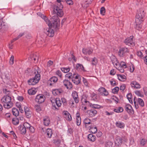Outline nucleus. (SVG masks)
I'll return each instance as SVG.
<instances>
[{"mask_svg":"<svg viewBox=\"0 0 147 147\" xmlns=\"http://www.w3.org/2000/svg\"><path fill=\"white\" fill-rule=\"evenodd\" d=\"M123 110V108L121 107H119L113 110L116 113L121 112Z\"/></svg>","mask_w":147,"mask_h":147,"instance_id":"a19ab883","label":"nucleus"},{"mask_svg":"<svg viewBox=\"0 0 147 147\" xmlns=\"http://www.w3.org/2000/svg\"><path fill=\"white\" fill-rule=\"evenodd\" d=\"M119 80L121 81H124L125 80L126 77L124 75L119 74L118 75Z\"/></svg>","mask_w":147,"mask_h":147,"instance_id":"c9c22d12","label":"nucleus"},{"mask_svg":"<svg viewBox=\"0 0 147 147\" xmlns=\"http://www.w3.org/2000/svg\"><path fill=\"white\" fill-rule=\"evenodd\" d=\"M87 113L90 117L94 116L97 114V111L94 109H92L87 111Z\"/></svg>","mask_w":147,"mask_h":147,"instance_id":"aec40b11","label":"nucleus"},{"mask_svg":"<svg viewBox=\"0 0 147 147\" xmlns=\"http://www.w3.org/2000/svg\"><path fill=\"white\" fill-rule=\"evenodd\" d=\"M46 133L48 138H51L53 134L52 130L51 129L48 128L46 130Z\"/></svg>","mask_w":147,"mask_h":147,"instance_id":"72a5a7b5","label":"nucleus"},{"mask_svg":"<svg viewBox=\"0 0 147 147\" xmlns=\"http://www.w3.org/2000/svg\"><path fill=\"white\" fill-rule=\"evenodd\" d=\"M82 101L84 102L85 103L88 102L89 103V106L92 108L94 109H99L100 108V106L96 104H92L90 103L89 102L87 101L86 98L83 97L81 99Z\"/></svg>","mask_w":147,"mask_h":147,"instance_id":"f8f14e48","label":"nucleus"},{"mask_svg":"<svg viewBox=\"0 0 147 147\" xmlns=\"http://www.w3.org/2000/svg\"><path fill=\"white\" fill-rule=\"evenodd\" d=\"M37 15L44 19L47 24L49 26H51L55 28H58L60 24V21L57 15L53 16L49 20H48L46 16L40 12L38 13Z\"/></svg>","mask_w":147,"mask_h":147,"instance_id":"f257e3e1","label":"nucleus"},{"mask_svg":"<svg viewBox=\"0 0 147 147\" xmlns=\"http://www.w3.org/2000/svg\"><path fill=\"white\" fill-rule=\"evenodd\" d=\"M122 142V138L119 136L117 137L116 138V140L115 141V145L117 146L121 145Z\"/></svg>","mask_w":147,"mask_h":147,"instance_id":"393cba45","label":"nucleus"},{"mask_svg":"<svg viewBox=\"0 0 147 147\" xmlns=\"http://www.w3.org/2000/svg\"><path fill=\"white\" fill-rule=\"evenodd\" d=\"M35 108L36 111L38 112H39L41 111V109L39 105H35Z\"/></svg>","mask_w":147,"mask_h":147,"instance_id":"13d9d810","label":"nucleus"},{"mask_svg":"<svg viewBox=\"0 0 147 147\" xmlns=\"http://www.w3.org/2000/svg\"><path fill=\"white\" fill-rule=\"evenodd\" d=\"M61 70L64 73H66L68 72L69 71L70 68L69 67H63L61 68Z\"/></svg>","mask_w":147,"mask_h":147,"instance_id":"37998d69","label":"nucleus"},{"mask_svg":"<svg viewBox=\"0 0 147 147\" xmlns=\"http://www.w3.org/2000/svg\"><path fill=\"white\" fill-rule=\"evenodd\" d=\"M36 92V89L35 88H32L28 90V94L30 95L34 94Z\"/></svg>","mask_w":147,"mask_h":147,"instance_id":"7c9ffc66","label":"nucleus"},{"mask_svg":"<svg viewBox=\"0 0 147 147\" xmlns=\"http://www.w3.org/2000/svg\"><path fill=\"white\" fill-rule=\"evenodd\" d=\"M93 51V50L91 48H83L82 49L83 53L85 55H90L92 53Z\"/></svg>","mask_w":147,"mask_h":147,"instance_id":"b1692460","label":"nucleus"},{"mask_svg":"<svg viewBox=\"0 0 147 147\" xmlns=\"http://www.w3.org/2000/svg\"><path fill=\"white\" fill-rule=\"evenodd\" d=\"M1 102L3 104L4 107L6 109L11 107L13 104L11 101V98L9 96H4L1 100Z\"/></svg>","mask_w":147,"mask_h":147,"instance_id":"7ed1b4c3","label":"nucleus"},{"mask_svg":"<svg viewBox=\"0 0 147 147\" xmlns=\"http://www.w3.org/2000/svg\"><path fill=\"white\" fill-rule=\"evenodd\" d=\"M84 123L85 124L86 127L87 129L91 128L92 126L94 125L91 121L88 118H86L84 119Z\"/></svg>","mask_w":147,"mask_h":147,"instance_id":"1a4fd4ad","label":"nucleus"},{"mask_svg":"<svg viewBox=\"0 0 147 147\" xmlns=\"http://www.w3.org/2000/svg\"><path fill=\"white\" fill-rule=\"evenodd\" d=\"M136 101H138L141 107H143L144 106V102L142 99L139 98L136 100Z\"/></svg>","mask_w":147,"mask_h":147,"instance_id":"f704fd0d","label":"nucleus"},{"mask_svg":"<svg viewBox=\"0 0 147 147\" xmlns=\"http://www.w3.org/2000/svg\"><path fill=\"white\" fill-rule=\"evenodd\" d=\"M144 16V13L143 9H140L138 11V13L136 16L135 22L137 23H142L143 21V18Z\"/></svg>","mask_w":147,"mask_h":147,"instance_id":"39448f33","label":"nucleus"},{"mask_svg":"<svg viewBox=\"0 0 147 147\" xmlns=\"http://www.w3.org/2000/svg\"><path fill=\"white\" fill-rule=\"evenodd\" d=\"M24 108L25 115L26 117L28 118H30L32 114L31 109L27 107H25Z\"/></svg>","mask_w":147,"mask_h":147,"instance_id":"ddd939ff","label":"nucleus"},{"mask_svg":"<svg viewBox=\"0 0 147 147\" xmlns=\"http://www.w3.org/2000/svg\"><path fill=\"white\" fill-rule=\"evenodd\" d=\"M116 125L117 127L121 129L124 128L125 126L124 124L120 121L116 122Z\"/></svg>","mask_w":147,"mask_h":147,"instance_id":"cd10ccee","label":"nucleus"},{"mask_svg":"<svg viewBox=\"0 0 147 147\" xmlns=\"http://www.w3.org/2000/svg\"><path fill=\"white\" fill-rule=\"evenodd\" d=\"M14 57L12 55L11 56V57L10 59V63L11 65H13L14 62Z\"/></svg>","mask_w":147,"mask_h":147,"instance_id":"052dcab7","label":"nucleus"},{"mask_svg":"<svg viewBox=\"0 0 147 147\" xmlns=\"http://www.w3.org/2000/svg\"><path fill=\"white\" fill-rule=\"evenodd\" d=\"M63 85L68 89H70L73 87V86L71 82L68 80H65L63 81Z\"/></svg>","mask_w":147,"mask_h":147,"instance_id":"f3484780","label":"nucleus"},{"mask_svg":"<svg viewBox=\"0 0 147 147\" xmlns=\"http://www.w3.org/2000/svg\"><path fill=\"white\" fill-rule=\"evenodd\" d=\"M61 0H57V3L54 6L53 12V13H56V15L59 17H62L63 15V12L62 10L63 6L61 3Z\"/></svg>","mask_w":147,"mask_h":147,"instance_id":"f03ea898","label":"nucleus"},{"mask_svg":"<svg viewBox=\"0 0 147 147\" xmlns=\"http://www.w3.org/2000/svg\"><path fill=\"white\" fill-rule=\"evenodd\" d=\"M71 95L75 103H78L79 100L78 93L76 91H74L72 92Z\"/></svg>","mask_w":147,"mask_h":147,"instance_id":"412c9836","label":"nucleus"},{"mask_svg":"<svg viewBox=\"0 0 147 147\" xmlns=\"http://www.w3.org/2000/svg\"><path fill=\"white\" fill-rule=\"evenodd\" d=\"M111 99H112L111 101L112 102H114L116 104L118 102L119 100L118 98H117L113 96V97H112Z\"/></svg>","mask_w":147,"mask_h":147,"instance_id":"6e6d98bb","label":"nucleus"},{"mask_svg":"<svg viewBox=\"0 0 147 147\" xmlns=\"http://www.w3.org/2000/svg\"><path fill=\"white\" fill-rule=\"evenodd\" d=\"M81 118L79 116H77L76 119V122L77 125L79 126L81 123Z\"/></svg>","mask_w":147,"mask_h":147,"instance_id":"ea45409f","label":"nucleus"},{"mask_svg":"<svg viewBox=\"0 0 147 147\" xmlns=\"http://www.w3.org/2000/svg\"><path fill=\"white\" fill-rule=\"evenodd\" d=\"M118 69L121 72L123 73L124 72V68L121 67L119 66V65L117 67H115Z\"/></svg>","mask_w":147,"mask_h":147,"instance_id":"bf43d9fd","label":"nucleus"},{"mask_svg":"<svg viewBox=\"0 0 147 147\" xmlns=\"http://www.w3.org/2000/svg\"><path fill=\"white\" fill-rule=\"evenodd\" d=\"M76 68L77 70H80V69L83 70L84 69V67L82 65L77 64L76 65Z\"/></svg>","mask_w":147,"mask_h":147,"instance_id":"79ce46f5","label":"nucleus"},{"mask_svg":"<svg viewBox=\"0 0 147 147\" xmlns=\"http://www.w3.org/2000/svg\"><path fill=\"white\" fill-rule=\"evenodd\" d=\"M73 129L71 128H68L67 132L69 135H71L73 133Z\"/></svg>","mask_w":147,"mask_h":147,"instance_id":"e2e57ef3","label":"nucleus"},{"mask_svg":"<svg viewBox=\"0 0 147 147\" xmlns=\"http://www.w3.org/2000/svg\"><path fill=\"white\" fill-rule=\"evenodd\" d=\"M124 42L125 44L128 46H133L135 44L133 36H130L129 37L127 38L125 40Z\"/></svg>","mask_w":147,"mask_h":147,"instance_id":"0eeeda50","label":"nucleus"},{"mask_svg":"<svg viewBox=\"0 0 147 147\" xmlns=\"http://www.w3.org/2000/svg\"><path fill=\"white\" fill-rule=\"evenodd\" d=\"M135 69V67L133 65L131 64V65L129 67V71L131 72H132L134 71Z\"/></svg>","mask_w":147,"mask_h":147,"instance_id":"4d7b16f0","label":"nucleus"},{"mask_svg":"<svg viewBox=\"0 0 147 147\" xmlns=\"http://www.w3.org/2000/svg\"><path fill=\"white\" fill-rule=\"evenodd\" d=\"M39 58V55L38 54L37 55L34 54L32 56H31L29 58V60H32L33 59L34 61L36 62L38 61Z\"/></svg>","mask_w":147,"mask_h":147,"instance_id":"a878e982","label":"nucleus"},{"mask_svg":"<svg viewBox=\"0 0 147 147\" xmlns=\"http://www.w3.org/2000/svg\"><path fill=\"white\" fill-rule=\"evenodd\" d=\"M35 74H36L34 77L31 78L28 80V84L30 85H35L38 82L40 79V75L38 73V71L36 70H35Z\"/></svg>","mask_w":147,"mask_h":147,"instance_id":"20e7f679","label":"nucleus"},{"mask_svg":"<svg viewBox=\"0 0 147 147\" xmlns=\"http://www.w3.org/2000/svg\"><path fill=\"white\" fill-rule=\"evenodd\" d=\"M98 61L97 59L94 57L93 58L92 61V64L93 65H96Z\"/></svg>","mask_w":147,"mask_h":147,"instance_id":"a18cd8bd","label":"nucleus"},{"mask_svg":"<svg viewBox=\"0 0 147 147\" xmlns=\"http://www.w3.org/2000/svg\"><path fill=\"white\" fill-rule=\"evenodd\" d=\"M130 85L132 88L139 89L141 87L140 85L136 81L131 82Z\"/></svg>","mask_w":147,"mask_h":147,"instance_id":"a211bd4d","label":"nucleus"},{"mask_svg":"<svg viewBox=\"0 0 147 147\" xmlns=\"http://www.w3.org/2000/svg\"><path fill=\"white\" fill-rule=\"evenodd\" d=\"M127 97L129 102L131 103H132L133 101L132 94L130 93L128 94L127 95Z\"/></svg>","mask_w":147,"mask_h":147,"instance_id":"e433bc0d","label":"nucleus"},{"mask_svg":"<svg viewBox=\"0 0 147 147\" xmlns=\"http://www.w3.org/2000/svg\"><path fill=\"white\" fill-rule=\"evenodd\" d=\"M98 92L100 95L107 96L108 94V92L103 87H100L98 90Z\"/></svg>","mask_w":147,"mask_h":147,"instance_id":"6ab92c4d","label":"nucleus"},{"mask_svg":"<svg viewBox=\"0 0 147 147\" xmlns=\"http://www.w3.org/2000/svg\"><path fill=\"white\" fill-rule=\"evenodd\" d=\"M129 51L128 49L126 47H122L120 49L118 53L120 57H123L126 53Z\"/></svg>","mask_w":147,"mask_h":147,"instance_id":"4468645a","label":"nucleus"},{"mask_svg":"<svg viewBox=\"0 0 147 147\" xmlns=\"http://www.w3.org/2000/svg\"><path fill=\"white\" fill-rule=\"evenodd\" d=\"M22 125L24 126L26 129H28L31 126V125L27 122L24 123Z\"/></svg>","mask_w":147,"mask_h":147,"instance_id":"de8ad7c7","label":"nucleus"},{"mask_svg":"<svg viewBox=\"0 0 147 147\" xmlns=\"http://www.w3.org/2000/svg\"><path fill=\"white\" fill-rule=\"evenodd\" d=\"M146 143V141L145 139H142L140 141V144L142 146H144Z\"/></svg>","mask_w":147,"mask_h":147,"instance_id":"0e129e2a","label":"nucleus"},{"mask_svg":"<svg viewBox=\"0 0 147 147\" xmlns=\"http://www.w3.org/2000/svg\"><path fill=\"white\" fill-rule=\"evenodd\" d=\"M111 60L113 66L115 67H117L119 64L116 57L113 55H112L111 57Z\"/></svg>","mask_w":147,"mask_h":147,"instance_id":"dca6fc26","label":"nucleus"},{"mask_svg":"<svg viewBox=\"0 0 147 147\" xmlns=\"http://www.w3.org/2000/svg\"><path fill=\"white\" fill-rule=\"evenodd\" d=\"M80 78V76L77 74L74 73L73 74L71 78L72 81H74V80Z\"/></svg>","mask_w":147,"mask_h":147,"instance_id":"473e14b6","label":"nucleus"},{"mask_svg":"<svg viewBox=\"0 0 147 147\" xmlns=\"http://www.w3.org/2000/svg\"><path fill=\"white\" fill-rule=\"evenodd\" d=\"M72 81L74 84L78 85L80 83V78L75 79L74 81Z\"/></svg>","mask_w":147,"mask_h":147,"instance_id":"5fc2aeb1","label":"nucleus"},{"mask_svg":"<svg viewBox=\"0 0 147 147\" xmlns=\"http://www.w3.org/2000/svg\"><path fill=\"white\" fill-rule=\"evenodd\" d=\"M119 90V88L118 87H115L112 90V92L114 94H116L118 93Z\"/></svg>","mask_w":147,"mask_h":147,"instance_id":"49530a36","label":"nucleus"},{"mask_svg":"<svg viewBox=\"0 0 147 147\" xmlns=\"http://www.w3.org/2000/svg\"><path fill=\"white\" fill-rule=\"evenodd\" d=\"M61 102L63 103V105L64 106H66L67 104V102L66 99L64 98H62L61 99Z\"/></svg>","mask_w":147,"mask_h":147,"instance_id":"603ef678","label":"nucleus"},{"mask_svg":"<svg viewBox=\"0 0 147 147\" xmlns=\"http://www.w3.org/2000/svg\"><path fill=\"white\" fill-rule=\"evenodd\" d=\"M50 123L49 118L48 117H46L43 119V123L46 126H48Z\"/></svg>","mask_w":147,"mask_h":147,"instance_id":"bb28decb","label":"nucleus"},{"mask_svg":"<svg viewBox=\"0 0 147 147\" xmlns=\"http://www.w3.org/2000/svg\"><path fill=\"white\" fill-rule=\"evenodd\" d=\"M52 93L54 96L59 95L63 92V91L61 89H55L53 90Z\"/></svg>","mask_w":147,"mask_h":147,"instance_id":"4be33fe9","label":"nucleus"},{"mask_svg":"<svg viewBox=\"0 0 147 147\" xmlns=\"http://www.w3.org/2000/svg\"><path fill=\"white\" fill-rule=\"evenodd\" d=\"M60 24L58 27V28H55L53 27V26H49L48 25V26L49 27V28H47L46 29H45L44 32L49 37H53L54 35V32L53 29L52 28H53L56 29V30H58L59 29V27L60 26Z\"/></svg>","mask_w":147,"mask_h":147,"instance_id":"423d86ee","label":"nucleus"},{"mask_svg":"<svg viewBox=\"0 0 147 147\" xmlns=\"http://www.w3.org/2000/svg\"><path fill=\"white\" fill-rule=\"evenodd\" d=\"M12 122L14 125H17L19 123L18 119L16 117L13 118L12 119Z\"/></svg>","mask_w":147,"mask_h":147,"instance_id":"58836bf2","label":"nucleus"},{"mask_svg":"<svg viewBox=\"0 0 147 147\" xmlns=\"http://www.w3.org/2000/svg\"><path fill=\"white\" fill-rule=\"evenodd\" d=\"M65 118L69 121H71L72 119L71 115L70 114L69 115H67V117H65Z\"/></svg>","mask_w":147,"mask_h":147,"instance_id":"774afa93","label":"nucleus"},{"mask_svg":"<svg viewBox=\"0 0 147 147\" xmlns=\"http://www.w3.org/2000/svg\"><path fill=\"white\" fill-rule=\"evenodd\" d=\"M88 139L89 141L94 142L96 140V137L92 134H89L88 135Z\"/></svg>","mask_w":147,"mask_h":147,"instance_id":"c85d7f7f","label":"nucleus"},{"mask_svg":"<svg viewBox=\"0 0 147 147\" xmlns=\"http://www.w3.org/2000/svg\"><path fill=\"white\" fill-rule=\"evenodd\" d=\"M136 97H135L134 98V102L135 105V107L136 109H137L138 108V105L136 102V100H135Z\"/></svg>","mask_w":147,"mask_h":147,"instance_id":"338daca9","label":"nucleus"},{"mask_svg":"<svg viewBox=\"0 0 147 147\" xmlns=\"http://www.w3.org/2000/svg\"><path fill=\"white\" fill-rule=\"evenodd\" d=\"M82 79L84 85L86 87H88V82L87 80L84 77H83Z\"/></svg>","mask_w":147,"mask_h":147,"instance_id":"3c124183","label":"nucleus"},{"mask_svg":"<svg viewBox=\"0 0 147 147\" xmlns=\"http://www.w3.org/2000/svg\"><path fill=\"white\" fill-rule=\"evenodd\" d=\"M119 64V66L121 67L124 68H125L127 67V65L124 62L121 61Z\"/></svg>","mask_w":147,"mask_h":147,"instance_id":"8fccbe9b","label":"nucleus"},{"mask_svg":"<svg viewBox=\"0 0 147 147\" xmlns=\"http://www.w3.org/2000/svg\"><path fill=\"white\" fill-rule=\"evenodd\" d=\"M8 29V27L5 23L2 22L1 20H0V30L2 32L7 31Z\"/></svg>","mask_w":147,"mask_h":147,"instance_id":"9b49d317","label":"nucleus"},{"mask_svg":"<svg viewBox=\"0 0 147 147\" xmlns=\"http://www.w3.org/2000/svg\"><path fill=\"white\" fill-rule=\"evenodd\" d=\"M55 103L58 107H56L55 105H54V103L53 102L52 103L53 108H55V109L58 110L59 109V107H60L62 105L61 100L59 98H56L55 100Z\"/></svg>","mask_w":147,"mask_h":147,"instance_id":"9d476101","label":"nucleus"},{"mask_svg":"<svg viewBox=\"0 0 147 147\" xmlns=\"http://www.w3.org/2000/svg\"><path fill=\"white\" fill-rule=\"evenodd\" d=\"M91 129V131L92 133H95L97 131V128L96 127H94V125L92 126L91 128L88 129Z\"/></svg>","mask_w":147,"mask_h":147,"instance_id":"c03bdc74","label":"nucleus"},{"mask_svg":"<svg viewBox=\"0 0 147 147\" xmlns=\"http://www.w3.org/2000/svg\"><path fill=\"white\" fill-rule=\"evenodd\" d=\"M117 83L115 80H112L111 81V85L112 86H117Z\"/></svg>","mask_w":147,"mask_h":147,"instance_id":"680f3d73","label":"nucleus"},{"mask_svg":"<svg viewBox=\"0 0 147 147\" xmlns=\"http://www.w3.org/2000/svg\"><path fill=\"white\" fill-rule=\"evenodd\" d=\"M12 113L13 115L16 117L18 116L19 113L18 110L15 108H12Z\"/></svg>","mask_w":147,"mask_h":147,"instance_id":"c756f323","label":"nucleus"},{"mask_svg":"<svg viewBox=\"0 0 147 147\" xmlns=\"http://www.w3.org/2000/svg\"><path fill=\"white\" fill-rule=\"evenodd\" d=\"M73 74L69 72L66 74L65 75V77L67 78H68L69 79H71V78L72 77Z\"/></svg>","mask_w":147,"mask_h":147,"instance_id":"864d4df0","label":"nucleus"},{"mask_svg":"<svg viewBox=\"0 0 147 147\" xmlns=\"http://www.w3.org/2000/svg\"><path fill=\"white\" fill-rule=\"evenodd\" d=\"M136 95L138 96L143 97L144 96V95L140 90H136L134 92Z\"/></svg>","mask_w":147,"mask_h":147,"instance_id":"4c0bfd02","label":"nucleus"},{"mask_svg":"<svg viewBox=\"0 0 147 147\" xmlns=\"http://www.w3.org/2000/svg\"><path fill=\"white\" fill-rule=\"evenodd\" d=\"M45 96L42 94L37 95L35 98V101L39 104L45 101Z\"/></svg>","mask_w":147,"mask_h":147,"instance_id":"6e6552de","label":"nucleus"},{"mask_svg":"<svg viewBox=\"0 0 147 147\" xmlns=\"http://www.w3.org/2000/svg\"><path fill=\"white\" fill-rule=\"evenodd\" d=\"M58 78L56 76H53L50 78L48 80V83L50 86H52L56 83L57 81Z\"/></svg>","mask_w":147,"mask_h":147,"instance_id":"2eb2a0df","label":"nucleus"},{"mask_svg":"<svg viewBox=\"0 0 147 147\" xmlns=\"http://www.w3.org/2000/svg\"><path fill=\"white\" fill-rule=\"evenodd\" d=\"M125 110L129 114L132 113L133 111L131 106L129 104L126 105L125 107Z\"/></svg>","mask_w":147,"mask_h":147,"instance_id":"5701e85b","label":"nucleus"},{"mask_svg":"<svg viewBox=\"0 0 147 147\" xmlns=\"http://www.w3.org/2000/svg\"><path fill=\"white\" fill-rule=\"evenodd\" d=\"M19 129L21 134L24 135L26 133V129L23 125L20 126Z\"/></svg>","mask_w":147,"mask_h":147,"instance_id":"2f4dec72","label":"nucleus"},{"mask_svg":"<svg viewBox=\"0 0 147 147\" xmlns=\"http://www.w3.org/2000/svg\"><path fill=\"white\" fill-rule=\"evenodd\" d=\"M100 13L102 15H104L105 12V9L104 7H102L100 10Z\"/></svg>","mask_w":147,"mask_h":147,"instance_id":"69168bd1","label":"nucleus"},{"mask_svg":"<svg viewBox=\"0 0 147 147\" xmlns=\"http://www.w3.org/2000/svg\"><path fill=\"white\" fill-rule=\"evenodd\" d=\"M136 28L138 30H140L142 27V26L141 24L142 23H138L136 22Z\"/></svg>","mask_w":147,"mask_h":147,"instance_id":"09e8293b","label":"nucleus"}]
</instances>
